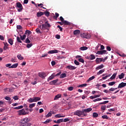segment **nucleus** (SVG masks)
Listing matches in <instances>:
<instances>
[{"label":"nucleus","mask_w":126,"mask_h":126,"mask_svg":"<svg viewBox=\"0 0 126 126\" xmlns=\"http://www.w3.org/2000/svg\"><path fill=\"white\" fill-rule=\"evenodd\" d=\"M21 39L22 40V41H23L24 40H25V39L26 38V35H23V36L21 35H20Z\"/></svg>","instance_id":"nucleus-33"},{"label":"nucleus","mask_w":126,"mask_h":126,"mask_svg":"<svg viewBox=\"0 0 126 126\" xmlns=\"http://www.w3.org/2000/svg\"><path fill=\"white\" fill-rule=\"evenodd\" d=\"M28 114V112L25 111V109H23L18 111V115L19 116H25V115Z\"/></svg>","instance_id":"nucleus-3"},{"label":"nucleus","mask_w":126,"mask_h":126,"mask_svg":"<svg viewBox=\"0 0 126 126\" xmlns=\"http://www.w3.org/2000/svg\"><path fill=\"white\" fill-rule=\"evenodd\" d=\"M117 73H114L112 76L110 77V79H111V80H113V79H115V78H116V76H117Z\"/></svg>","instance_id":"nucleus-27"},{"label":"nucleus","mask_w":126,"mask_h":126,"mask_svg":"<svg viewBox=\"0 0 126 126\" xmlns=\"http://www.w3.org/2000/svg\"><path fill=\"white\" fill-rule=\"evenodd\" d=\"M16 6L18 7V8H19L18 9V12H21L22 10H23V6H22V4L21 3L18 2L16 3Z\"/></svg>","instance_id":"nucleus-4"},{"label":"nucleus","mask_w":126,"mask_h":126,"mask_svg":"<svg viewBox=\"0 0 126 126\" xmlns=\"http://www.w3.org/2000/svg\"><path fill=\"white\" fill-rule=\"evenodd\" d=\"M55 75L54 74H52L48 78L47 81H49L50 80H52V79H54L55 78Z\"/></svg>","instance_id":"nucleus-19"},{"label":"nucleus","mask_w":126,"mask_h":126,"mask_svg":"<svg viewBox=\"0 0 126 126\" xmlns=\"http://www.w3.org/2000/svg\"><path fill=\"white\" fill-rule=\"evenodd\" d=\"M17 29L18 30H20V29H22V27L21 25H18L17 26Z\"/></svg>","instance_id":"nucleus-59"},{"label":"nucleus","mask_w":126,"mask_h":126,"mask_svg":"<svg viewBox=\"0 0 126 126\" xmlns=\"http://www.w3.org/2000/svg\"><path fill=\"white\" fill-rule=\"evenodd\" d=\"M25 34H27L28 35V36H29V35H30V34H32V32H31V31H29V30H27L25 33Z\"/></svg>","instance_id":"nucleus-38"},{"label":"nucleus","mask_w":126,"mask_h":126,"mask_svg":"<svg viewBox=\"0 0 126 126\" xmlns=\"http://www.w3.org/2000/svg\"><path fill=\"white\" fill-rule=\"evenodd\" d=\"M32 46V44H28L27 45V47L28 48V49H29L30 48H31Z\"/></svg>","instance_id":"nucleus-55"},{"label":"nucleus","mask_w":126,"mask_h":126,"mask_svg":"<svg viewBox=\"0 0 126 126\" xmlns=\"http://www.w3.org/2000/svg\"><path fill=\"white\" fill-rule=\"evenodd\" d=\"M58 81H59V79H57L52 81H51L49 83L50 85H55V84H56V83H57V82H58Z\"/></svg>","instance_id":"nucleus-12"},{"label":"nucleus","mask_w":126,"mask_h":126,"mask_svg":"<svg viewBox=\"0 0 126 126\" xmlns=\"http://www.w3.org/2000/svg\"><path fill=\"white\" fill-rule=\"evenodd\" d=\"M101 100H102V98H97L94 99L93 100V102H97V101H101Z\"/></svg>","instance_id":"nucleus-50"},{"label":"nucleus","mask_w":126,"mask_h":126,"mask_svg":"<svg viewBox=\"0 0 126 126\" xmlns=\"http://www.w3.org/2000/svg\"><path fill=\"white\" fill-rule=\"evenodd\" d=\"M102 111H105L106 110V105H102L101 107Z\"/></svg>","instance_id":"nucleus-53"},{"label":"nucleus","mask_w":126,"mask_h":126,"mask_svg":"<svg viewBox=\"0 0 126 126\" xmlns=\"http://www.w3.org/2000/svg\"><path fill=\"white\" fill-rule=\"evenodd\" d=\"M86 86H87V84H84L80 85L78 86V87L82 88V87H86Z\"/></svg>","instance_id":"nucleus-40"},{"label":"nucleus","mask_w":126,"mask_h":126,"mask_svg":"<svg viewBox=\"0 0 126 126\" xmlns=\"http://www.w3.org/2000/svg\"><path fill=\"white\" fill-rule=\"evenodd\" d=\"M44 14L46 15V16H50V12L48 11H46L44 13Z\"/></svg>","instance_id":"nucleus-48"},{"label":"nucleus","mask_w":126,"mask_h":126,"mask_svg":"<svg viewBox=\"0 0 126 126\" xmlns=\"http://www.w3.org/2000/svg\"><path fill=\"white\" fill-rule=\"evenodd\" d=\"M42 15H44V12H38L37 13V17H40Z\"/></svg>","instance_id":"nucleus-21"},{"label":"nucleus","mask_w":126,"mask_h":126,"mask_svg":"<svg viewBox=\"0 0 126 126\" xmlns=\"http://www.w3.org/2000/svg\"><path fill=\"white\" fill-rule=\"evenodd\" d=\"M58 58V60H63V59H65V57L63 56H59Z\"/></svg>","instance_id":"nucleus-60"},{"label":"nucleus","mask_w":126,"mask_h":126,"mask_svg":"<svg viewBox=\"0 0 126 126\" xmlns=\"http://www.w3.org/2000/svg\"><path fill=\"white\" fill-rule=\"evenodd\" d=\"M58 124H61V123H63V119H60L57 120Z\"/></svg>","instance_id":"nucleus-47"},{"label":"nucleus","mask_w":126,"mask_h":126,"mask_svg":"<svg viewBox=\"0 0 126 126\" xmlns=\"http://www.w3.org/2000/svg\"><path fill=\"white\" fill-rule=\"evenodd\" d=\"M84 38L86 39H90L91 35L89 33H84Z\"/></svg>","instance_id":"nucleus-14"},{"label":"nucleus","mask_w":126,"mask_h":126,"mask_svg":"<svg viewBox=\"0 0 126 126\" xmlns=\"http://www.w3.org/2000/svg\"><path fill=\"white\" fill-rule=\"evenodd\" d=\"M105 71V69H103L101 70H100L97 73V75H100V74H102V73H103V72H104Z\"/></svg>","instance_id":"nucleus-24"},{"label":"nucleus","mask_w":126,"mask_h":126,"mask_svg":"<svg viewBox=\"0 0 126 126\" xmlns=\"http://www.w3.org/2000/svg\"><path fill=\"white\" fill-rule=\"evenodd\" d=\"M69 119L68 118H65L64 120L63 119V122L64 123H66V122H69Z\"/></svg>","instance_id":"nucleus-56"},{"label":"nucleus","mask_w":126,"mask_h":126,"mask_svg":"<svg viewBox=\"0 0 126 126\" xmlns=\"http://www.w3.org/2000/svg\"><path fill=\"white\" fill-rule=\"evenodd\" d=\"M36 105V103H32V104H30V105H29V108H30L31 109H32V108H33V107L34 106H35Z\"/></svg>","instance_id":"nucleus-44"},{"label":"nucleus","mask_w":126,"mask_h":126,"mask_svg":"<svg viewBox=\"0 0 126 126\" xmlns=\"http://www.w3.org/2000/svg\"><path fill=\"white\" fill-rule=\"evenodd\" d=\"M90 57L91 59V61H92L93 60H95V59H96V57H95V55H93V54H91L90 55Z\"/></svg>","instance_id":"nucleus-28"},{"label":"nucleus","mask_w":126,"mask_h":126,"mask_svg":"<svg viewBox=\"0 0 126 126\" xmlns=\"http://www.w3.org/2000/svg\"><path fill=\"white\" fill-rule=\"evenodd\" d=\"M28 102H29V103H33V102H35L34 97L33 98H30V99H29Z\"/></svg>","instance_id":"nucleus-32"},{"label":"nucleus","mask_w":126,"mask_h":126,"mask_svg":"<svg viewBox=\"0 0 126 126\" xmlns=\"http://www.w3.org/2000/svg\"><path fill=\"white\" fill-rule=\"evenodd\" d=\"M33 98L34 99V102H37V101H40V100H41V98L39 97H34Z\"/></svg>","instance_id":"nucleus-37"},{"label":"nucleus","mask_w":126,"mask_h":126,"mask_svg":"<svg viewBox=\"0 0 126 126\" xmlns=\"http://www.w3.org/2000/svg\"><path fill=\"white\" fill-rule=\"evenodd\" d=\"M55 118H64L65 116H63L62 114H58L55 116Z\"/></svg>","instance_id":"nucleus-18"},{"label":"nucleus","mask_w":126,"mask_h":126,"mask_svg":"<svg viewBox=\"0 0 126 126\" xmlns=\"http://www.w3.org/2000/svg\"><path fill=\"white\" fill-rule=\"evenodd\" d=\"M80 33V31L79 30H75L73 32L74 35H78V34Z\"/></svg>","instance_id":"nucleus-26"},{"label":"nucleus","mask_w":126,"mask_h":126,"mask_svg":"<svg viewBox=\"0 0 126 126\" xmlns=\"http://www.w3.org/2000/svg\"><path fill=\"white\" fill-rule=\"evenodd\" d=\"M115 84H116V82H111L108 83L109 86H113V85H115Z\"/></svg>","instance_id":"nucleus-39"},{"label":"nucleus","mask_w":126,"mask_h":126,"mask_svg":"<svg viewBox=\"0 0 126 126\" xmlns=\"http://www.w3.org/2000/svg\"><path fill=\"white\" fill-rule=\"evenodd\" d=\"M125 77V73H122L120 75H119V79H123Z\"/></svg>","instance_id":"nucleus-22"},{"label":"nucleus","mask_w":126,"mask_h":126,"mask_svg":"<svg viewBox=\"0 0 126 126\" xmlns=\"http://www.w3.org/2000/svg\"><path fill=\"white\" fill-rule=\"evenodd\" d=\"M30 122V119L28 118V117H26L25 118H23L21 120L19 123L20 126H32V123H29Z\"/></svg>","instance_id":"nucleus-1"},{"label":"nucleus","mask_w":126,"mask_h":126,"mask_svg":"<svg viewBox=\"0 0 126 126\" xmlns=\"http://www.w3.org/2000/svg\"><path fill=\"white\" fill-rule=\"evenodd\" d=\"M5 100H7V101H10L11 100V98L8 96H6L5 97Z\"/></svg>","instance_id":"nucleus-64"},{"label":"nucleus","mask_w":126,"mask_h":126,"mask_svg":"<svg viewBox=\"0 0 126 126\" xmlns=\"http://www.w3.org/2000/svg\"><path fill=\"white\" fill-rule=\"evenodd\" d=\"M125 86H126V83L122 82L119 85L118 88H124Z\"/></svg>","instance_id":"nucleus-9"},{"label":"nucleus","mask_w":126,"mask_h":126,"mask_svg":"<svg viewBox=\"0 0 126 126\" xmlns=\"http://www.w3.org/2000/svg\"><path fill=\"white\" fill-rule=\"evenodd\" d=\"M58 51L57 50H50L48 52V54H58Z\"/></svg>","instance_id":"nucleus-13"},{"label":"nucleus","mask_w":126,"mask_h":126,"mask_svg":"<svg viewBox=\"0 0 126 126\" xmlns=\"http://www.w3.org/2000/svg\"><path fill=\"white\" fill-rule=\"evenodd\" d=\"M60 16V14L58 13H55V16H54V19H56V20L58 19V18Z\"/></svg>","instance_id":"nucleus-30"},{"label":"nucleus","mask_w":126,"mask_h":126,"mask_svg":"<svg viewBox=\"0 0 126 126\" xmlns=\"http://www.w3.org/2000/svg\"><path fill=\"white\" fill-rule=\"evenodd\" d=\"M88 47L86 46H83L80 48V50L81 51H86V50H88Z\"/></svg>","instance_id":"nucleus-23"},{"label":"nucleus","mask_w":126,"mask_h":126,"mask_svg":"<svg viewBox=\"0 0 126 126\" xmlns=\"http://www.w3.org/2000/svg\"><path fill=\"white\" fill-rule=\"evenodd\" d=\"M8 44H7V42H4V47H3V50L4 51H6L7 49H8Z\"/></svg>","instance_id":"nucleus-11"},{"label":"nucleus","mask_w":126,"mask_h":126,"mask_svg":"<svg viewBox=\"0 0 126 126\" xmlns=\"http://www.w3.org/2000/svg\"><path fill=\"white\" fill-rule=\"evenodd\" d=\"M93 116L94 117V118H98V113H96V112H94L93 114Z\"/></svg>","instance_id":"nucleus-43"},{"label":"nucleus","mask_w":126,"mask_h":126,"mask_svg":"<svg viewBox=\"0 0 126 126\" xmlns=\"http://www.w3.org/2000/svg\"><path fill=\"white\" fill-rule=\"evenodd\" d=\"M38 27L41 29V30H42V31H44V30H46V29H47V32H49V31H50V29L48 28V27H51V25H50L48 22H45V24L39 26Z\"/></svg>","instance_id":"nucleus-2"},{"label":"nucleus","mask_w":126,"mask_h":126,"mask_svg":"<svg viewBox=\"0 0 126 126\" xmlns=\"http://www.w3.org/2000/svg\"><path fill=\"white\" fill-rule=\"evenodd\" d=\"M117 89H118V88H110L109 91H115V90H117Z\"/></svg>","instance_id":"nucleus-57"},{"label":"nucleus","mask_w":126,"mask_h":126,"mask_svg":"<svg viewBox=\"0 0 126 126\" xmlns=\"http://www.w3.org/2000/svg\"><path fill=\"white\" fill-rule=\"evenodd\" d=\"M60 98H62V94H58L56 95L55 97H54V100H58V99H60Z\"/></svg>","instance_id":"nucleus-17"},{"label":"nucleus","mask_w":126,"mask_h":126,"mask_svg":"<svg viewBox=\"0 0 126 126\" xmlns=\"http://www.w3.org/2000/svg\"><path fill=\"white\" fill-rule=\"evenodd\" d=\"M52 122L51 120L47 119L44 122H43V124H44V125H47V124H49Z\"/></svg>","instance_id":"nucleus-29"},{"label":"nucleus","mask_w":126,"mask_h":126,"mask_svg":"<svg viewBox=\"0 0 126 126\" xmlns=\"http://www.w3.org/2000/svg\"><path fill=\"white\" fill-rule=\"evenodd\" d=\"M17 57L19 60H22L24 59V58L21 56V54L18 55Z\"/></svg>","instance_id":"nucleus-35"},{"label":"nucleus","mask_w":126,"mask_h":126,"mask_svg":"<svg viewBox=\"0 0 126 126\" xmlns=\"http://www.w3.org/2000/svg\"><path fill=\"white\" fill-rule=\"evenodd\" d=\"M68 90L69 91H72V90H73V87H70L68 88Z\"/></svg>","instance_id":"nucleus-63"},{"label":"nucleus","mask_w":126,"mask_h":126,"mask_svg":"<svg viewBox=\"0 0 126 126\" xmlns=\"http://www.w3.org/2000/svg\"><path fill=\"white\" fill-rule=\"evenodd\" d=\"M66 68H68V69H69V70H74V69H76V67L72 66L71 65H69L67 66L66 67Z\"/></svg>","instance_id":"nucleus-8"},{"label":"nucleus","mask_w":126,"mask_h":126,"mask_svg":"<svg viewBox=\"0 0 126 126\" xmlns=\"http://www.w3.org/2000/svg\"><path fill=\"white\" fill-rule=\"evenodd\" d=\"M95 78L94 76H93L89 78V79L87 80L88 82H89V81H91V80H93Z\"/></svg>","instance_id":"nucleus-41"},{"label":"nucleus","mask_w":126,"mask_h":126,"mask_svg":"<svg viewBox=\"0 0 126 126\" xmlns=\"http://www.w3.org/2000/svg\"><path fill=\"white\" fill-rule=\"evenodd\" d=\"M74 63L75 64H76V65H79V64H80L79 62H78V61H77L76 60H74Z\"/></svg>","instance_id":"nucleus-49"},{"label":"nucleus","mask_w":126,"mask_h":126,"mask_svg":"<svg viewBox=\"0 0 126 126\" xmlns=\"http://www.w3.org/2000/svg\"><path fill=\"white\" fill-rule=\"evenodd\" d=\"M13 99H14V100H18V99H19L18 96L16 95V96L13 97Z\"/></svg>","instance_id":"nucleus-62"},{"label":"nucleus","mask_w":126,"mask_h":126,"mask_svg":"<svg viewBox=\"0 0 126 126\" xmlns=\"http://www.w3.org/2000/svg\"><path fill=\"white\" fill-rule=\"evenodd\" d=\"M38 76H39V77H41V78H43V79H45V77L47 76V75H46V73L42 72V73H38Z\"/></svg>","instance_id":"nucleus-6"},{"label":"nucleus","mask_w":126,"mask_h":126,"mask_svg":"<svg viewBox=\"0 0 126 126\" xmlns=\"http://www.w3.org/2000/svg\"><path fill=\"white\" fill-rule=\"evenodd\" d=\"M64 77H66V74L65 73H62L60 75V78H64Z\"/></svg>","instance_id":"nucleus-34"},{"label":"nucleus","mask_w":126,"mask_h":126,"mask_svg":"<svg viewBox=\"0 0 126 126\" xmlns=\"http://www.w3.org/2000/svg\"><path fill=\"white\" fill-rule=\"evenodd\" d=\"M82 114V111L80 110H77L74 113V115H75L76 116H78V117H80Z\"/></svg>","instance_id":"nucleus-10"},{"label":"nucleus","mask_w":126,"mask_h":126,"mask_svg":"<svg viewBox=\"0 0 126 126\" xmlns=\"http://www.w3.org/2000/svg\"><path fill=\"white\" fill-rule=\"evenodd\" d=\"M110 76H111V75H107L105 77H103L102 78L103 80H105V79H107V78L110 77Z\"/></svg>","instance_id":"nucleus-51"},{"label":"nucleus","mask_w":126,"mask_h":126,"mask_svg":"<svg viewBox=\"0 0 126 126\" xmlns=\"http://www.w3.org/2000/svg\"><path fill=\"white\" fill-rule=\"evenodd\" d=\"M107 103H109V101H104L102 102H100L99 103V105H104L105 104H107Z\"/></svg>","instance_id":"nucleus-42"},{"label":"nucleus","mask_w":126,"mask_h":126,"mask_svg":"<svg viewBox=\"0 0 126 126\" xmlns=\"http://www.w3.org/2000/svg\"><path fill=\"white\" fill-rule=\"evenodd\" d=\"M101 118H102V119H106V120H108L109 119V117H108V116L104 115L103 116H102L101 117Z\"/></svg>","instance_id":"nucleus-46"},{"label":"nucleus","mask_w":126,"mask_h":126,"mask_svg":"<svg viewBox=\"0 0 126 126\" xmlns=\"http://www.w3.org/2000/svg\"><path fill=\"white\" fill-rule=\"evenodd\" d=\"M91 111H92V108H89L84 110V112H85L86 113H89V112H91Z\"/></svg>","instance_id":"nucleus-25"},{"label":"nucleus","mask_w":126,"mask_h":126,"mask_svg":"<svg viewBox=\"0 0 126 126\" xmlns=\"http://www.w3.org/2000/svg\"><path fill=\"white\" fill-rule=\"evenodd\" d=\"M78 61L80 63H84V59H83V58L79 59Z\"/></svg>","instance_id":"nucleus-45"},{"label":"nucleus","mask_w":126,"mask_h":126,"mask_svg":"<svg viewBox=\"0 0 126 126\" xmlns=\"http://www.w3.org/2000/svg\"><path fill=\"white\" fill-rule=\"evenodd\" d=\"M104 67V64H101L100 65H98L95 68L96 70H99V69H102Z\"/></svg>","instance_id":"nucleus-15"},{"label":"nucleus","mask_w":126,"mask_h":126,"mask_svg":"<svg viewBox=\"0 0 126 126\" xmlns=\"http://www.w3.org/2000/svg\"><path fill=\"white\" fill-rule=\"evenodd\" d=\"M17 41L19 43H22V41L20 40V37H19V36L17 37Z\"/></svg>","instance_id":"nucleus-54"},{"label":"nucleus","mask_w":126,"mask_h":126,"mask_svg":"<svg viewBox=\"0 0 126 126\" xmlns=\"http://www.w3.org/2000/svg\"><path fill=\"white\" fill-rule=\"evenodd\" d=\"M50 117H52V113L51 112H49L47 115L46 116V118H50Z\"/></svg>","instance_id":"nucleus-52"},{"label":"nucleus","mask_w":126,"mask_h":126,"mask_svg":"<svg viewBox=\"0 0 126 126\" xmlns=\"http://www.w3.org/2000/svg\"><path fill=\"white\" fill-rule=\"evenodd\" d=\"M95 62L96 63H99V62H100V63L102 62V58H97L95 60Z\"/></svg>","instance_id":"nucleus-31"},{"label":"nucleus","mask_w":126,"mask_h":126,"mask_svg":"<svg viewBox=\"0 0 126 126\" xmlns=\"http://www.w3.org/2000/svg\"><path fill=\"white\" fill-rule=\"evenodd\" d=\"M17 75L19 76H23V74H22V72H19L17 73Z\"/></svg>","instance_id":"nucleus-61"},{"label":"nucleus","mask_w":126,"mask_h":126,"mask_svg":"<svg viewBox=\"0 0 126 126\" xmlns=\"http://www.w3.org/2000/svg\"><path fill=\"white\" fill-rule=\"evenodd\" d=\"M60 19L61 20V21H62V22H63V24H64V25H71V23L70 22L67 21H65L64 20V19H63V18L62 16H61L60 17Z\"/></svg>","instance_id":"nucleus-5"},{"label":"nucleus","mask_w":126,"mask_h":126,"mask_svg":"<svg viewBox=\"0 0 126 126\" xmlns=\"http://www.w3.org/2000/svg\"><path fill=\"white\" fill-rule=\"evenodd\" d=\"M8 43L12 46V45H13V40L11 38L8 39Z\"/></svg>","instance_id":"nucleus-36"},{"label":"nucleus","mask_w":126,"mask_h":126,"mask_svg":"<svg viewBox=\"0 0 126 126\" xmlns=\"http://www.w3.org/2000/svg\"><path fill=\"white\" fill-rule=\"evenodd\" d=\"M107 53V50L98 51L96 54V55H105Z\"/></svg>","instance_id":"nucleus-7"},{"label":"nucleus","mask_w":126,"mask_h":126,"mask_svg":"<svg viewBox=\"0 0 126 126\" xmlns=\"http://www.w3.org/2000/svg\"><path fill=\"white\" fill-rule=\"evenodd\" d=\"M35 31L37 34H42L43 32H41V30H40V28H37L36 30Z\"/></svg>","instance_id":"nucleus-20"},{"label":"nucleus","mask_w":126,"mask_h":126,"mask_svg":"<svg viewBox=\"0 0 126 126\" xmlns=\"http://www.w3.org/2000/svg\"><path fill=\"white\" fill-rule=\"evenodd\" d=\"M17 66H18V63H16L15 64H13L12 65L9 67V68H16V67H17Z\"/></svg>","instance_id":"nucleus-16"},{"label":"nucleus","mask_w":126,"mask_h":126,"mask_svg":"<svg viewBox=\"0 0 126 126\" xmlns=\"http://www.w3.org/2000/svg\"><path fill=\"white\" fill-rule=\"evenodd\" d=\"M31 41H30V40H29V39H28V38H27L26 39V43H27V44H29L30 43H31Z\"/></svg>","instance_id":"nucleus-58"}]
</instances>
